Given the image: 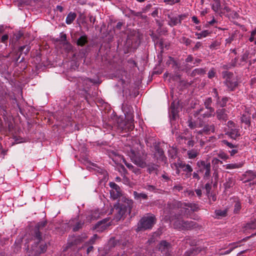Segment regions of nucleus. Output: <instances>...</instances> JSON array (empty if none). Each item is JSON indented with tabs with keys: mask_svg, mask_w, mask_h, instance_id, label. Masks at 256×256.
<instances>
[{
	"mask_svg": "<svg viewBox=\"0 0 256 256\" xmlns=\"http://www.w3.org/2000/svg\"><path fill=\"white\" fill-rule=\"evenodd\" d=\"M145 188L150 192H154L156 190V186L152 185H148L145 187Z\"/></svg>",
	"mask_w": 256,
	"mask_h": 256,
	"instance_id": "obj_60",
	"label": "nucleus"
},
{
	"mask_svg": "<svg viewBox=\"0 0 256 256\" xmlns=\"http://www.w3.org/2000/svg\"><path fill=\"white\" fill-rule=\"evenodd\" d=\"M170 248V244L166 240L162 241L158 245V250L164 254H166Z\"/></svg>",
	"mask_w": 256,
	"mask_h": 256,
	"instance_id": "obj_18",
	"label": "nucleus"
},
{
	"mask_svg": "<svg viewBox=\"0 0 256 256\" xmlns=\"http://www.w3.org/2000/svg\"><path fill=\"white\" fill-rule=\"evenodd\" d=\"M206 68H196L192 70L190 76L192 77L196 76L198 75H204L206 74Z\"/></svg>",
	"mask_w": 256,
	"mask_h": 256,
	"instance_id": "obj_26",
	"label": "nucleus"
},
{
	"mask_svg": "<svg viewBox=\"0 0 256 256\" xmlns=\"http://www.w3.org/2000/svg\"><path fill=\"white\" fill-rule=\"evenodd\" d=\"M249 54L250 52L246 51L245 53L243 54L242 58V60L246 62L248 59Z\"/></svg>",
	"mask_w": 256,
	"mask_h": 256,
	"instance_id": "obj_55",
	"label": "nucleus"
},
{
	"mask_svg": "<svg viewBox=\"0 0 256 256\" xmlns=\"http://www.w3.org/2000/svg\"><path fill=\"white\" fill-rule=\"evenodd\" d=\"M216 72L214 68H212L208 72V78H212L216 76Z\"/></svg>",
	"mask_w": 256,
	"mask_h": 256,
	"instance_id": "obj_47",
	"label": "nucleus"
},
{
	"mask_svg": "<svg viewBox=\"0 0 256 256\" xmlns=\"http://www.w3.org/2000/svg\"><path fill=\"white\" fill-rule=\"evenodd\" d=\"M210 34V32L208 30H204L200 32H196L195 36L198 39H202L206 38Z\"/></svg>",
	"mask_w": 256,
	"mask_h": 256,
	"instance_id": "obj_30",
	"label": "nucleus"
},
{
	"mask_svg": "<svg viewBox=\"0 0 256 256\" xmlns=\"http://www.w3.org/2000/svg\"><path fill=\"white\" fill-rule=\"evenodd\" d=\"M66 35L65 34L61 33L60 34V40L63 42L64 44L66 43Z\"/></svg>",
	"mask_w": 256,
	"mask_h": 256,
	"instance_id": "obj_54",
	"label": "nucleus"
},
{
	"mask_svg": "<svg viewBox=\"0 0 256 256\" xmlns=\"http://www.w3.org/2000/svg\"><path fill=\"white\" fill-rule=\"evenodd\" d=\"M156 218L152 214H148L143 216L138 224L137 231L151 229L156 222Z\"/></svg>",
	"mask_w": 256,
	"mask_h": 256,
	"instance_id": "obj_5",
	"label": "nucleus"
},
{
	"mask_svg": "<svg viewBox=\"0 0 256 256\" xmlns=\"http://www.w3.org/2000/svg\"><path fill=\"white\" fill-rule=\"evenodd\" d=\"M157 150H158V152L160 154V156L162 158V160H163V161H164L165 160H166V158L164 155V152L163 150L162 149H161V148H158L157 149Z\"/></svg>",
	"mask_w": 256,
	"mask_h": 256,
	"instance_id": "obj_50",
	"label": "nucleus"
},
{
	"mask_svg": "<svg viewBox=\"0 0 256 256\" xmlns=\"http://www.w3.org/2000/svg\"><path fill=\"white\" fill-rule=\"evenodd\" d=\"M184 194L186 196H188L190 198H192L194 196V192L190 189H186L184 191Z\"/></svg>",
	"mask_w": 256,
	"mask_h": 256,
	"instance_id": "obj_40",
	"label": "nucleus"
},
{
	"mask_svg": "<svg viewBox=\"0 0 256 256\" xmlns=\"http://www.w3.org/2000/svg\"><path fill=\"white\" fill-rule=\"evenodd\" d=\"M228 101L227 98H223L220 102H219V104L221 107L226 106V102Z\"/></svg>",
	"mask_w": 256,
	"mask_h": 256,
	"instance_id": "obj_51",
	"label": "nucleus"
},
{
	"mask_svg": "<svg viewBox=\"0 0 256 256\" xmlns=\"http://www.w3.org/2000/svg\"><path fill=\"white\" fill-rule=\"evenodd\" d=\"M240 212V202H238L236 203L234 205V213H239Z\"/></svg>",
	"mask_w": 256,
	"mask_h": 256,
	"instance_id": "obj_52",
	"label": "nucleus"
},
{
	"mask_svg": "<svg viewBox=\"0 0 256 256\" xmlns=\"http://www.w3.org/2000/svg\"><path fill=\"white\" fill-rule=\"evenodd\" d=\"M217 118L220 120L226 122L228 116L226 112V110L224 108L219 109L216 111Z\"/></svg>",
	"mask_w": 256,
	"mask_h": 256,
	"instance_id": "obj_21",
	"label": "nucleus"
},
{
	"mask_svg": "<svg viewBox=\"0 0 256 256\" xmlns=\"http://www.w3.org/2000/svg\"><path fill=\"white\" fill-rule=\"evenodd\" d=\"M133 204L134 202L132 200H128L124 204L118 203L114 204L112 209L114 213V220L118 221L122 218H124L127 214H130Z\"/></svg>",
	"mask_w": 256,
	"mask_h": 256,
	"instance_id": "obj_3",
	"label": "nucleus"
},
{
	"mask_svg": "<svg viewBox=\"0 0 256 256\" xmlns=\"http://www.w3.org/2000/svg\"><path fill=\"white\" fill-rule=\"evenodd\" d=\"M244 112L242 114V116H241V123H244L246 124V127L249 128L251 124V108L252 107H247L246 106H244Z\"/></svg>",
	"mask_w": 256,
	"mask_h": 256,
	"instance_id": "obj_11",
	"label": "nucleus"
},
{
	"mask_svg": "<svg viewBox=\"0 0 256 256\" xmlns=\"http://www.w3.org/2000/svg\"><path fill=\"white\" fill-rule=\"evenodd\" d=\"M178 107L174 102H172L170 110V116H172L173 119H175L178 116Z\"/></svg>",
	"mask_w": 256,
	"mask_h": 256,
	"instance_id": "obj_22",
	"label": "nucleus"
},
{
	"mask_svg": "<svg viewBox=\"0 0 256 256\" xmlns=\"http://www.w3.org/2000/svg\"><path fill=\"white\" fill-rule=\"evenodd\" d=\"M176 166L177 168L182 169V171L185 172L184 174V178L187 179L190 178L193 169L189 164H186V163L183 161L178 160V162L176 164Z\"/></svg>",
	"mask_w": 256,
	"mask_h": 256,
	"instance_id": "obj_9",
	"label": "nucleus"
},
{
	"mask_svg": "<svg viewBox=\"0 0 256 256\" xmlns=\"http://www.w3.org/2000/svg\"><path fill=\"white\" fill-rule=\"evenodd\" d=\"M222 144H224L228 146L230 148H234V145H233L232 143L229 142L226 140H222Z\"/></svg>",
	"mask_w": 256,
	"mask_h": 256,
	"instance_id": "obj_61",
	"label": "nucleus"
},
{
	"mask_svg": "<svg viewBox=\"0 0 256 256\" xmlns=\"http://www.w3.org/2000/svg\"><path fill=\"white\" fill-rule=\"evenodd\" d=\"M204 188L206 192V195L210 194L212 188L211 184L210 183H206L204 186Z\"/></svg>",
	"mask_w": 256,
	"mask_h": 256,
	"instance_id": "obj_53",
	"label": "nucleus"
},
{
	"mask_svg": "<svg viewBox=\"0 0 256 256\" xmlns=\"http://www.w3.org/2000/svg\"><path fill=\"white\" fill-rule=\"evenodd\" d=\"M109 243H110V245L112 244L114 246H116L118 244L119 245L122 244V246H125L126 245L127 242L124 241L122 242V241L120 242L118 240V242H117L115 243V240L112 238V239L110 240Z\"/></svg>",
	"mask_w": 256,
	"mask_h": 256,
	"instance_id": "obj_39",
	"label": "nucleus"
},
{
	"mask_svg": "<svg viewBox=\"0 0 256 256\" xmlns=\"http://www.w3.org/2000/svg\"><path fill=\"white\" fill-rule=\"evenodd\" d=\"M180 0H164V2L168 5L172 6L176 4L179 3Z\"/></svg>",
	"mask_w": 256,
	"mask_h": 256,
	"instance_id": "obj_45",
	"label": "nucleus"
},
{
	"mask_svg": "<svg viewBox=\"0 0 256 256\" xmlns=\"http://www.w3.org/2000/svg\"><path fill=\"white\" fill-rule=\"evenodd\" d=\"M212 163L214 165L218 164L219 163L222 164V162L217 158H214L212 161Z\"/></svg>",
	"mask_w": 256,
	"mask_h": 256,
	"instance_id": "obj_64",
	"label": "nucleus"
},
{
	"mask_svg": "<svg viewBox=\"0 0 256 256\" xmlns=\"http://www.w3.org/2000/svg\"><path fill=\"white\" fill-rule=\"evenodd\" d=\"M110 186L112 190H120V187L114 182H111L110 183Z\"/></svg>",
	"mask_w": 256,
	"mask_h": 256,
	"instance_id": "obj_56",
	"label": "nucleus"
},
{
	"mask_svg": "<svg viewBox=\"0 0 256 256\" xmlns=\"http://www.w3.org/2000/svg\"><path fill=\"white\" fill-rule=\"evenodd\" d=\"M199 168L198 171L200 172H204V177L208 178L210 174V162L204 160H200L196 163Z\"/></svg>",
	"mask_w": 256,
	"mask_h": 256,
	"instance_id": "obj_10",
	"label": "nucleus"
},
{
	"mask_svg": "<svg viewBox=\"0 0 256 256\" xmlns=\"http://www.w3.org/2000/svg\"><path fill=\"white\" fill-rule=\"evenodd\" d=\"M88 42V36L84 34L80 36L77 40L76 44L78 46H83Z\"/></svg>",
	"mask_w": 256,
	"mask_h": 256,
	"instance_id": "obj_27",
	"label": "nucleus"
},
{
	"mask_svg": "<svg viewBox=\"0 0 256 256\" xmlns=\"http://www.w3.org/2000/svg\"><path fill=\"white\" fill-rule=\"evenodd\" d=\"M168 205L170 208H172L177 212H180L182 214H180L182 216L183 214L186 218L190 217L192 212H198L200 210L198 204L195 203L174 201L168 204Z\"/></svg>",
	"mask_w": 256,
	"mask_h": 256,
	"instance_id": "obj_2",
	"label": "nucleus"
},
{
	"mask_svg": "<svg viewBox=\"0 0 256 256\" xmlns=\"http://www.w3.org/2000/svg\"><path fill=\"white\" fill-rule=\"evenodd\" d=\"M222 76L224 80V83L229 90H233L238 86L237 82L234 78V74L228 71L222 72Z\"/></svg>",
	"mask_w": 256,
	"mask_h": 256,
	"instance_id": "obj_7",
	"label": "nucleus"
},
{
	"mask_svg": "<svg viewBox=\"0 0 256 256\" xmlns=\"http://www.w3.org/2000/svg\"><path fill=\"white\" fill-rule=\"evenodd\" d=\"M248 40L250 42H254V44H256V27L250 32V36Z\"/></svg>",
	"mask_w": 256,
	"mask_h": 256,
	"instance_id": "obj_37",
	"label": "nucleus"
},
{
	"mask_svg": "<svg viewBox=\"0 0 256 256\" xmlns=\"http://www.w3.org/2000/svg\"><path fill=\"white\" fill-rule=\"evenodd\" d=\"M238 60V58H234V62H232V64L228 65V64H224L222 66V68L225 70H228L229 68H230L232 67H234L235 66L236 62Z\"/></svg>",
	"mask_w": 256,
	"mask_h": 256,
	"instance_id": "obj_46",
	"label": "nucleus"
},
{
	"mask_svg": "<svg viewBox=\"0 0 256 256\" xmlns=\"http://www.w3.org/2000/svg\"><path fill=\"white\" fill-rule=\"evenodd\" d=\"M131 14L133 15V16H140V17H141L142 18H144V16L142 15V12H136L134 10H132L131 12ZM146 16H145L144 18H146Z\"/></svg>",
	"mask_w": 256,
	"mask_h": 256,
	"instance_id": "obj_58",
	"label": "nucleus"
},
{
	"mask_svg": "<svg viewBox=\"0 0 256 256\" xmlns=\"http://www.w3.org/2000/svg\"><path fill=\"white\" fill-rule=\"evenodd\" d=\"M120 190H110V195L114 200H116L120 197Z\"/></svg>",
	"mask_w": 256,
	"mask_h": 256,
	"instance_id": "obj_34",
	"label": "nucleus"
},
{
	"mask_svg": "<svg viewBox=\"0 0 256 256\" xmlns=\"http://www.w3.org/2000/svg\"><path fill=\"white\" fill-rule=\"evenodd\" d=\"M129 156L131 160L138 166L142 168H144L147 166L144 158L141 156L139 152L131 150Z\"/></svg>",
	"mask_w": 256,
	"mask_h": 256,
	"instance_id": "obj_8",
	"label": "nucleus"
},
{
	"mask_svg": "<svg viewBox=\"0 0 256 256\" xmlns=\"http://www.w3.org/2000/svg\"><path fill=\"white\" fill-rule=\"evenodd\" d=\"M226 169H234L239 168L238 164H229L224 166Z\"/></svg>",
	"mask_w": 256,
	"mask_h": 256,
	"instance_id": "obj_43",
	"label": "nucleus"
},
{
	"mask_svg": "<svg viewBox=\"0 0 256 256\" xmlns=\"http://www.w3.org/2000/svg\"><path fill=\"white\" fill-rule=\"evenodd\" d=\"M180 42L186 46H189L192 42V40L188 38L183 36L180 38Z\"/></svg>",
	"mask_w": 256,
	"mask_h": 256,
	"instance_id": "obj_33",
	"label": "nucleus"
},
{
	"mask_svg": "<svg viewBox=\"0 0 256 256\" xmlns=\"http://www.w3.org/2000/svg\"><path fill=\"white\" fill-rule=\"evenodd\" d=\"M124 164L126 166V167L132 172L136 174H140V169L134 167L132 164L127 162L124 161Z\"/></svg>",
	"mask_w": 256,
	"mask_h": 256,
	"instance_id": "obj_28",
	"label": "nucleus"
},
{
	"mask_svg": "<svg viewBox=\"0 0 256 256\" xmlns=\"http://www.w3.org/2000/svg\"><path fill=\"white\" fill-rule=\"evenodd\" d=\"M209 199L210 204H212L213 202L216 200V196L215 194H208L207 195Z\"/></svg>",
	"mask_w": 256,
	"mask_h": 256,
	"instance_id": "obj_42",
	"label": "nucleus"
},
{
	"mask_svg": "<svg viewBox=\"0 0 256 256\" xmlns=\"http://www.w3.org/2000/svg\"><path fill=\"white\" fill-rule=\"evenodd\" d=\"M174 227L179 230H190L199 228V225L195 222L192 220L184 221L182 220L180 214H176L170 219Z\"/></svg>",
	"mask_w": 256,
	"mask_h": 256,
	"instance_id": "obj_4",
	"label": "nucleus"
},
{
	"mask_svg": "<svg viewBox=\"0 0 256 256\" xmlns=\"http://www.w3.org/2000/svg\"><path fill=\"white\" fill-rule=\"evenodd\" d=\"M158 166L154 164L148 166L147 172L149 174L156 173L158 171Z\"/></svg>",
	"mask_w": 256,
	"mask_h": 256,
	"instance_id": "obj_35",
	"label": "nucleus"
},
{
	"mask_svg": "<svg viewBox=\"0 0 256 256\" xmlns=\"http://www.w3.org/2000/svg\"><path fill=\"white\" fill-rule=\"evenodd\" d=\"M214 126H204L203 129L198 132L199 134H210V132H214Z\"/></svg>",
	"mask_w": 256,
	"mask_h": 256,
	"instance_id": "obj_29",
	"label": "nucleus"
},
{
	"mask_svg": "<svg viewBox=\"0 0 256 256\" xmlns=\"http://www.w3.org/2000/svg\"><path fill=\"white\" fill-rule=\"evenodd\" d=\"M76 14L74 12H70L66 16V22L68 24H71L76 18Z\"/></svg>",
	"mask_w": 256,
	"mask_h": 256,
	"instance_id": "obj_31",
	"label": "nucleus"
},
{
	"mask_svg": "<svg viewBox=\"0 0 256 256\" xmlns=\"http://www.w3.org/2000/svg\"><path fill=\"white\" fill-rule=\"evenodd\" d=\"M227 9L226 12H224L223 15L228 18L232 22L237 24L236 20L238 19V14L236 12L231 10L228 6H227Z\"/></svg>",
	"mask_w": 256,
	"mask_h": 256,
	"instance_id": "obj_14",
	"label": "nucleus"
},
{
	"mask_svg": "<svg viewBox=\"0 0 256 256\" xmlns=\"http://www.w3.org/2000/svg\"><path fill=\"white\" fill-rule=\"evenodd\" d=\"M98 238L97 234H94L90 240L89 243L90 244H93L95 242V240Z\"/></svg>",
	"mask_w": 256,
	"mask_h": 256,
	"instance_id": "obj_63",
	"label": "nucleus"
},
{
	"mask_svg": "<svg viewBox=\"0 0 256 256\" xmlns=\"http://www.w3.org/2000/svg\"><path fill=\"white\" fill-rule=\"evenodd\" d=\"M244 232H249L251 230H256V218H252L248 222L242 227Z\"/></svg>",
	"mask_w": 256,
	"mask_h": 256,
	"instance_id": "obj_15",
	"label": "nucleus"
},
{
	"mask_svg": "<svg viewBox=\"0 0 256 256\" xmlns=\"http://www.w3.org/2000/svg\"><path fill=\"white\" fill-rule=\"evenodd\" d=\"M26 48V52H25V54H27L30 51V48L27 46H23L19 48L18 50L20 52H23L24 48Z\"/></svg>",
	"mask_w": 256,
	"mask_h": 256,
	"instance_id": "obj_57",
	"label": "nucleus"
},
{
	"mask_svg": "<svg viewBox=\"0 0 256 256\" xmlns=\"http://www.w3.org/2000/svg\"><path fill=\"white\" fill-rule=\"evenodd\" d=\"M83 223L80 222H78L73 228V230L76 232L82 228Z\"/></svg>",
	"mask_w": 256,
	"mask_h": 256,
	"instance_id": "obj_48",
	"label": "nucleus"
},
{
	"mask_svg": "<svg viewBox=\"0 0 256 256\" xmlns=\"http://www.w3.org/2000/svg\"><path fill=\"white\" fill-rule=\"evenodd\" d=\"M256 178V172L252 170H248L241 176V180L244 182H249ZM252 184H256V180L252 182Z\"/></svg>",
	"mask_w": 256,
	"mask_h": 256,
	"instance_id": "obj_13",
	"label": "nucleus"
},
{
	"mask_svg": "<svg viewBox=\"0 0 256 256\" xmlns=\"http://www.w3.org/2000/svg\"><path fill=\"white\" fill-rule=\"evenodd\" d=\"M168 24L171 27L176 26L178 24H180L178 16H173L171 13L168 14Z\"/></svg>",
	"mask_w": 256,
	"mask_h": 256,
	"instance_id": "obj_19",
	"label": "nucleus"
},
{
	"mask_svg": "<svg viewBox=\"0 0 256 256\" xmlns=\"http://www.w3.org/2000/svg\"><path fill=\"white\" fill-rule=\"evenodd\" d=\"M122 108L123 110L126 113V116L127 120L125 126L122 130L124 132L131 131L134 128V115L133 112H132L131 110L132 108L130 106H125L124 104Z\"/></svg>",
	"mask_w": 256,
	"mask_h": 256,
	"instance_id": "obj_6",
	"label": "nucleus"
},
{
	"mask_svg": "<svg viewBox=\"0 0 256 256\" xmlns=\"http://www.w3.org/2000/svg\"><path fill=\"white\" fill-rule=\"evenodd\" d=\"M177 140L180 144H186L190 146H193L194 144V142L190 138H187L184 136H179L177 138Z\"/></svg>",
	"mask_w": 256,
	"mask_h": 256,
	"instance_id": "obj_17",
	"label": "nucleus"
},
{
	"mask_svg": "<svg viewBox=\"0 0 256 256\" xmlns=\"http://www.w3.org/2000/svg\"><path fill=\"white\" fill-rule=\"evenodd\" d=\"M8 39V36L7 34L3 35L1 38V42L2 43H6Z\"/></svg>",
	"mask_w": 256,
	"mask_h": 256,
	"instance_id": "obj_59",
	"label": "nucleus"
},
{
	"mask_svg": "<svg viewBox=\"0 0 256 256\" xmlns=\"http://www.w3.org/2000/svg\"><path fill=\"white\" fill-rule=\"evenodd\" d=\"M46 220H42L38 222L32 232L34 244L32 245L28 252V256H40L44 253L47 249V244L42 236V232L47 225Z\"/></svg>",
	"mask_w": 256,
	"mask_h": 256,
	"instance_id": "obj_1",
	"label": "nucleus"
},
{
	"mask_svg": "<svg viewBox=\"0 0 256 256\" xmlns=\"http://www.w3.org/2000/svg\"><path fill=\"white\" fill-rule=\"evenodd\" d=\"M134 198L136 200L141 201L142 200H147L148 199V195L144 192L139 193L136 191L133 192Z\"/></svg>",
	"mask_w": 256,
	"mask_h": 256,
	"instance_id": "obj_25",
	"label": "nucleus"
},
{
	"mask_svg": "<svg viewBox=\"0 0 256 256\" xmlns=\"http://www.w3.org/2000/svg\"><path fill=\"white\" fill-rule=\"evenodd\" d=\"M199 154V152L198 150L194 148L189 150L187 152L188 158L190 159H193L196 158Z\"/></svg>",
	"mask_w": 256,
	"mask_h": 256,
	"instance_id": "obj_32",
	"label": "nucleus"
},
{
	"mask_svg": "<svg viewBox=\"0 0 256 256\" xmlns=\"http://www.w3.org/2000/svg\"><path fill=\"white\" fill-rule=\"evenodd\" d=\"M212 102V100L211 98H206L204 102V106L206 109H209V108H212L211 107V104Z\"/></svg>",
	"mask_w": 256,
	"mask_h": 256,
	"instance_id": "obj_44",
	"label": "nucleus"
},
{
	"mask_svg": "<svg viewBox=\"0 0 256 256\" xmlns=\"http://www.w3.org/2000/svg\"><path fill=\"white\" fill-rule=\"evenodd\" d=\"M218 156L223 160H226L229 158V156L224 152L222 151H220L218 154Z\"/></svg>",
	"mask_w": 256,
	"mask_h": 256,
	"instance_id": "obj_41",
	"label": "nucleus"
},
{
	"mask_svg": "<svg viewBox=\"0 0 256 256\" xmlns=\"http://www.w3.org/2000/svg\"><path fill=\"white\" fill-rule=\"evenodd\" d=\"M203 48L202 42H196L195 45L192 48V50L193 52H196L200 49Z\"/></svg>",
	"mask_w": 256,
	"mask_h": 256,
	"instance_id": "obj_36",
	"label": "nucleus"
},
{
	"mask_svg": "<svg viewBox=\"0 0 256 256\" xmlns=\"http://www.w3.org/2000/svg\"><path fill=\"white\" fill-rule=\"evenodd\" d=\"M188 16V13H185L183 14H181L178 16V18L180 21V24H181L182 21L186 18H187Z\"/></svg>",
	"mask_w": 256,
	"mask_h": 256,
	"instance_id": "obj_49",
	"label": "nucleus"
},
{
	"mask_svg": "<svg viewBox=\"0 0 256 256\" xmlns=\"http://www.w3.org/2000/svg\"><path fill=\"white\" fill-rule=\"evenodd\" d=\"M182 189H183V186L180 184L174 186L173 188L174 190H176L178 192H180V191L182 190Z\"/></svg>",
	"mask_w": 256,
	"mask_h": 256,
	"instance_id": "obj_62",
	"label": "nucleus"
},
{
	"mask_svg": "<svg viewBox=\"0 0 256 256\" xmlns=\"http://www.w3.org/2000/svg\"><path fill=\"white\" fill-rule=\"evenodd\" d=\"M228 209L225 208L224 210H216L214 212L215 216L214 218L220 219L222 218L226 217L228 216Z\"/></svg>",
	"mask_w": 256,
	"mask_h": 256,
	"instance_id": "obj_23",
	"label": "nucleus"
},
{
	"mask_svg": "<svg viewBox=\"0 0 256 256\" xmlns=\"http://www.w3.org/2000/svg\"><path fill=\"white\" fill-rule=\"evenodd\" d=\"M212 8L214 12L222 15L228 10L227 6L222 7L221 6L220 0H213L212 2Z\"/></svg>",
	"mask_w": 256,
	"mask_h": 256,
	"instance_id": "obj_12",
	"label": "nucleus"
},
{
	"mask_svg": "<svg viewBox=\"0 0 256 256\" xmlns=\"http://www.w3.org/2000/svg\"><path fill=\"white\" fill-rule=\"evenodd\" d=\"M168 156L171 158L174 159L176 158L177 156V152L176 149L172 148L168 151Z\"/></svg>",
	"mask_w": 256,
	"mask_h": 256,
	"instance_id": "obj_38",
	"label": "nucleus"
},
{
	"mask_svg": "<svg viewBox=\"0 0 256 256\" xmlns=\"http://www.w3.org/2000/svg\"><path fill=\"white\" fill-rule=\"evenodd\" d=\"M203 110V109L199 110L196 112L197 114L202 116L204 118H209L212 115V114L214 112V109L213 108L206 109V110L204 113L202 112Z\"/></svg>",
	"mask_w": 256,
	"mask_h": 256,
	"instance_id": "obj_24",
	"label": "nucleus"
},
{
	"mask_svg": "<svg viewBox=\"0 0 256 256\" xmlns=\"http://www.w3.org/2000/svg\"><path fill=\"white\" fill-rule=\"evenodd\" d=\"M108 220H107L106 218H105L100 222H98L96 225V229H98V230H106L110 225V222L108 223H106Z\"/></svg>",
	"mask_w": 256,
	"mask_h": 256,
	"instance_id": "obj_20",
	"label": "nucleus"
},
{
	"mask_svg": "<svg viewBox=\"0 0 256 256\" xmlns=\"http://www.w3.org/2000/svg\"><path fill=\"white\" fill-rule=\"evenodd\" d=\"M228 126L230 129V131L228 132V134L233 139H236V137L238 136V132L234 128V124L232 121H228Z\"/></svg>",
	"mask_w": 256,
	"mask_h": 256,
	"instance_id": "obj_16",
	"label": "nucleus"
}]
</instances>
